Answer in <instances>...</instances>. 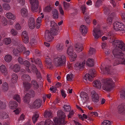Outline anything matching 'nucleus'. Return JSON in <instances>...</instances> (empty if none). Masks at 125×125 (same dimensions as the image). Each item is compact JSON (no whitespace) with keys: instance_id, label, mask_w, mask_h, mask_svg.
Here are the masks:
<instances>
[{"instance_id":"9b49d317","label":"nucleus","mask_w":125,"mask_h":125,"mask_svg":"<svg viewBox=\"0 0 125 125\" xmlns=\"http://www.w3.org/2000/svg\"><path fill=\"white\" fill-rule=\"evenodd\" d=\"M118 112L119 114L125 115V103H122L118 105Z\"/></svg>"},{"instance_id":"9d476101","label":"nucleus","mask_w":125,"mask_h":125,"mask_svg":"<svg viewBox=\"0 0 125 125\" xmlns=\"http://www.w3.org/2000/svg\"><path fill=\"white\" fill-rule=\"evenodd\" d=\"M31 6V10L33 12H36L39 6V2L38 0H29Z\"/></svg>"},{"instance_id":"72a5a7b5","label":"nucleus","mask_w":125,"mask_h":125,"mask_svg":"<svg viewBox=\"0 0 125 125\" xmlns=\"http://www.w3.org/2000/svg\"><path fill=\"white\" fill-rule=\"evenodd\" d=\"M3 90L4 92H5L8 89V86L7 83H4L2 85Z\"/></svg>"},{"instance_id":"ddd939ff","label":"nucleus","mask_w":125,"mask_h":125,"mask_svg":"<svg viewBox=\"0 0 125 125\" xmlns=\"http://www.w3.org/2000/svg\"><path fill=\"white\" fill-rule=\"evenodd\" d=\"M92 95V100L95 103H97L99 101V97L98 95L95 92V91H93L91 93Z\"/></svg>"},{"instance_id":"e2e57ef3","label":"nucleus","mask_w":125,"mask_h":125,"mask_svg":"<svg viewBox=\"0 0 125 125\" xmlns=\"http://www.w3.org/2000/svg\"><path fill=\"white\" fill-rule=\"evenodd\" d=\"M89 17L88 16H85L84 17V19L85 20L86 22V23L88 24H89L90 22V20L89 19Z\"/></svg>"},{"instance_id":"f704fd0d","label":"nucleus","mask_w":125,"mask_h":125,"mask_svg":"<svg viewBox=\"0 0 125 125\" xmlns=\"http://www.w3.org/2000/svg\"><path fill=\"white\" fill-rule=\"evenodd\" d=\"M39 115L37 114H35L33 115L32 117V119L33 122L35 124V122L37 121V119L39 118Z\"/></svg>"},{"instance_id":"c756f323","label":"nucleus","mask_w":125,"mask_h":125,"mask_svg":"<svg viewBox=\"0 0 125 125\" xmlns=\"http://www.w3.org/2000/svg\"><path fill=\"white\" fill-rule=\"evenodd\" d=\"M0 69L1 72L4 73L5 74H6L7 73V69L5 66L4 65H2L1 66Z\"/></svg>"},{"instance_id":"b1692460","label":"nucleus","mask_w":125,"mask_h":125,"mask_svg":"<svg viewBox=\"0 0 125 125\" xmlns=\"http://www.w3.org/2000/svg\"><path fill=\"white\" fill-rule=\"evenodd\" d=\"M93 85L94 87L99 89H100L101 86L100 81L97 80H96L94 82Z\"/></svg>"},{"instance_id":"aec40b11","label":"nucleus","mask_w":125,"mask_h":125,"mask_svg":"<svg viewBox=\"0 0 125 125\" xmlns=\"http://www.w3.org/2000/svg\"><path fill=\"white\" fill-rule=\"evenodd\" d=\"M85 61H84L82 62H77L76 63L75 65V67H78V68L79 69H83L84 68V65L85 64Z\"/></svg>"},{"instance_id":"13d9d810","label":"nucleus","mask_w":125,"mask_h":125,"mask_svg":"<svg viewBox=\"0 0 125 125\" xmlns=\"http://www.w3.org/2000/svg\"><path fill=\"white\" fill-rule=\"evenodd\" d=\"M93 35L94 37V38L97 39L99 38L101 36H100L99 33H97L95 32H93Z\"/></svg>"},{"instance_id":"a18cd8bd","label":"nucleus","mask_w":125,"mask_h":125,"mask_svg":"<svg viewBox=\"0 0 125 125\" xmlns=\"http://www.w3.org/2000/svg\"><path fill=\"white\" fill-rule=\"evenodd\" d=\"M120 95L121 98L125 99V90H122L121 91Z\"/></svg>"},{"instance_id":"4d7b16f0","label":"nucleus","mask_w":125,"mask_h":125,"mask_svg":"<svg viewBox=\"0 0 125 125\" xmlns=\"http://www.w3.org/2000/svg\"><path fill=\"white\" fill-rule=\"evenodd\" d=\"M30 95V96H31L32 97H33L35 96V93L34 91L32 90H31L29 91V93Z\"/></svg>"},{"instance_id":"8fccbe9b","label":"nucleus","mask_w":125,"mask_h":125,"mask_svg":"<svg viewBox=\"0 0 125 125\" xmlns=\"http://www.w3.org/2000/svg\"><path fill=\"white\" fill-rule=\"evenodd\" d=\"M95 51V50L93 48H90L89 51V54L90 55H91L94 54Z\"/></svg>"},{"instance_id":"f03ea898","label":"nucleus","mask_w":125,"mask_h":125,"mask_svg":"<svg viewBox=\"0 0 125 125\" xmlns=\"http://www.w3.org/2000/svg\"><path fill=\"white\" fill-rule=\"evenodd\" d=\"M50 26L52 27L51 28L50 31L46 30L45 33V39L48 42H51L53 38L52 35L55 36L58 34V32L59 29L57 24L54 21H51Z\"/></svg>"},{"instance_id":"c85d7f7f","label":"nucleus","mask_w":125,"mask_h":125,"mask_svg":"<svg viewBox=\"0 0 125 125\" xmlns=\"http://www.w3.org/2000/svg\"><path fill=\"white\" fill-rule=\"evenodd\" d=\"M21 13L22 16L23 17H26L28 15L27 10L25 8L21 9Z\"/></svg>"},{"instance_id":"7c9ffc66","label":"nucleus","mask_w":125,"mask_h":125,"mask_svg":"<svg viewBox=\"0 0 125 125\" xmlns=\"http://www.w3.org/2000/svg\"><path fill=\"white\" fill-rule=\"evenodd\" d=\"M6 16L8 18L10 19L14 20L15 18L14 16L10 13H8L6 14Z\"/></svg>"},{"instance_id":"5701e85b","label":"nucleus","mask_w":125,"mask_h":125,"mask_svg":"<svg viewBox=\"0 0 125 125\" xmlns=\"http://www.w3.org/2000/svg\"><path fill=\"white\" fill-rule=\"evenodd\" d=\"M23 82H28L31 80L30 77L28 75H23L21 77Z\"/></svg>"},{"instance_id":"a211bd4d","label":"nucleus","mask_w":125,"mask_h":125,"mask_svg":"<svg viewBox=\"0 0 125 125\" xmlns=\"http://www.w3.org/2000/svg\"><path fill=\"white\" fill-rule=\"evenodd\" d=\"M87 28L86 26L83 25H81L80 30L83 35H84L87 33Z\"/></svg>"},{"instance_id":"cd10ccee","label":"nucleus","mask_w":125,"mask_h":125,"mask_svg":"<svg viewBox=\"0 0 125 125\" xmlns=\"http://www.w3.org/2000/svg\"><path fill=\"white\" fill-rule=\"evenodd\" d=\"M63 6L64 10H68L71 6L70 3H67L65 2H63Z\"/></svg>"},{"instance_id":"1a4fd4ad","label":"nucleus","mask_w":125,"mask_h":125,"mask_svg":"<svg viewBox=\"0 0 125 125\" xmlns=\"http://www.w3.org/2000/svg\"><path fill=\"white\" fill-rule=\"evenodd\" d=\"M114 29L116 31H125V25L119 22H116L113 24Z\"/></svg>"},{"instance_id":"c03bdc74","label":"nucleus","mask_w":125,"mask_h":125,"mask_svg":"<svg viewBox=\"0 0 125 125\" xmlns=\"http://www.w3.org/2000/svg\"><path fill=\"white\" fill-rule=\"evenodd\" d=\"M3 7L4 9L6 10H9L10 9L9 5L7 3L3 4Z\"/></svg>"},{"instance_id":"6e6552de","label":"nucleus","mask_w":125,"mask_h":125,"mask_svg":"<svg viewBox=\"0 0 125 125\" xmlns=\"http://www.w3.org/2000/svg\"><path fill=\"white\" fill-rule=\"evenodd\" d=\"M42 100L40 99H37L32 104H29V107L31 109H38L42 105Z\"/></svg>"},{"instance_id":"0eeeda50","label":"nucleus","mask_w":125,"mask_h":125,"mask_svg":"<svg viewBox=\"0 0 125 125\" xmlns=\"http://www.w3.org/2000/svg\"><path fill=\"white\" fill-rule=\"evenodd\" d=\"M95 70L94 69L90 70L89 73L85 75L84 77V79L87 80V79L90 82L92 81L93 80V77H95V76H94L95 74Z\"/></svg>"},{"instance_id":"f3484780","label":"nucleus","mask_w":125,"mask_h":125,"mask_svg":"<svg viewBox=\"0 0 125 125\" xmlns=\"http://www.w3.org/2000/svg\"><path fill=\"white\" fill-rule=\"evenodd\" d=\"M9 105L10 108L12 109H16L18 106L17 103L13 101H10L9 102Z\"/></svg>"},{"instance_id":"864d4df0","label":"nucleus","mask_w":125,"mask_h":125,"mask_svg":"<svg viewBox=\"0 0 125 125\" xmlns=\"http://www.w3.org/2000/svg\"><path fill=\"white\" fill-rule=\"evenodd\" d=\"M31 83L34 85V87L36 89L38 88L39 85L35 81H31Z\"/></svg>"},{"instance_id":"09e8293b","label":"nucleus","mask_w":125,"mask_h":125,"mask_svg":"<svg viewBox=\"0 0 125 125\" xmlns=\"http://www.w3.org/2000/svg\"><path fill=\"white\" fill-rule=\"evenodd\" d=\"M13 98L16 100L18 102L20 103L21 102L20 97L19 95H14L13 97Z\"/></svg>"},{"instance_id":"473e14b6","label":"nucleus","mask_w":125,"mask_h":125,"mask_svg":"<svg viewBox=\"0 0 125 125\" xmlns=\"http://www.w3.org/2000/svg\"><path fill=\"white\" fill-rule=\"evenodd\" d=\"M35 63L37 64H38L39 66L41 68L42 66V63L40 60L39 59H37L35 60H34Z\"/></svg>"},{"instance_id":"dca6fc26","label":"nucleus","mask_w":125,"mask_h":125,"mask_svg":"<svg viewBox=\"0 0 125 125\" xmlns=\"http://www.w3.org/2000/svg\"><path fill=\"white\" fill-rule=\"evenodd\" d=\"M74 46L75 50L78 52H81L83 49L82 44H81L76 43Z\"/></svg>"},{"instance_id":"49530a36","label":"nucleus","mask_w":125,"mask_h":125,"mask_svg":"<svg viewBox=\"0 0 125 125\" xmlns=\"http://www.w3.org/2000/svg\"><path fill=\"white\" fill-rule=\"evenodd\" d=\"M44 117L48 116L49 118H51L52 117L51 116V113L50 112H44Z\"/></svg>"},{"instance_id":"7ed1b4c3","label":"nucleus","mask_w":125,"mask_h":125,"mask_svg":"<svg viewBox=\"0 0 125 125\" xmlns=\"http://www.w3.org/2000/svg\"><path fill=\"white\" fill-rule=\"evenodd\" d=\"M57 115L59 118H55L53 119L54 123L53 125H64L67 123V122L64 120L65 118L66 117L64 113L59 110L57 112Z\"/></svg>"},{"instance_id":"79ce46f5","label":"nucleus","mask_w":125,"mask_h":125,"mask_svg":"<svg viewBox=\"0 0 125 125\" xmlns=\"http://www.w3.org/2000/svg\"><path fill=\"white\" fill-rule=\"evenodd\" d=\"M73 77V74L72 73H71L70 74H68L67 75L66 77L67 80L68 81H71Z\"/></svg>"},{"instance_id":"e433bc0d","label":"nucleus","mask_w":125,"mask_h":125,"mask_svg":"<svg viewBox=\"0 0 125 125\" xmlns=\"http://www.w3.org/2000/svg\"><path fill=\"white\" fill-rule=\"evenodd\" d=\"M63 108L65 112H69L71 110V108L69 105H64Z\"/></svg>"},{"instance_id":"58836bf2","label":"nucleus","mask_w":125,"mask_h":125,"mask_svg":"<svg viewBox=\"0 0 125 125\" xmlns=\"http://www.w3.org/2000/svg\"><path fill=\"white\" fill-rule=\"evenodd\" d=\"M12 59V57L10 55H7L5 57V60L7 62H9Z\"/></svg>"},{"instance_id":"774afa93","label":"nucleus","mask_w":125,"mask_h":125,"mask_svg":"<svg viewBox=\"0 0 125 125\" xmlns=\"http://www.w3.org/2000/svg\"><path fill=\"white\" fill-rule=\"evenodd\" d=\"M10 32L13 35H16L17 34V32L13 29H11Z\"/></svg>"},{"instance_id":"423d86ee","label":"nucleus","mask_w":125,"mask_h":125,"mask_svg":"<svg viewBox=\"0 0 125 125\" xmlns=\"http://www.w3.org/2000/svg\"><path fill=\"white\" fill-rule=\"evenodd\" d=\"M67 53L71 57V60L72 61L75 60L77 57V55L73 51V47L70 46L68 48L67 51Z\"/></svg>"},{"instance_id":"37998d69","label":"nucleus","mask_w":125,"mask_h":125,"mask_svg":"<svg viewBox=\"0 0 125 125\" xmlns=\"http://www.w3.org/2000/svg\"><path fill=\"white\" fill-rule=\"evenodd\" d=\"M31 71L33 72H34L36 73L38 71L35 66L33 64H32L31 65Z\"/></svg>"},{"instance_id":"2eb2a0df","label":"nucleus","mask_w":125,"mask_h":125,"mask_svg":"<svg viewBox=\"0 0 125 125\" xmlns=\"http://www.w3.org/2000/svg\"><path fill=\"white\" fill-rule=\"evenodd\" d=\"M31 96L28 93H27L23 98V102L25 103L29 104L30 101Z\"/></svg>"},{"instance_id":"ea45409f","label":"nucleus","mask_w":125,"mask_h":125,"mask_svg":"<svg viewBox=\"0 0 125 125\" xmlns=\"http://www.w3.org/2000/svg\"><path fill=\"white\" fill-rule=\"evenodd\" d=\"M17 49L20 52V53L23 51V52L24 50H25L26 48L22 45H21L18 46Z\"/></svg>"},{"instance_id":"39448f33","label":"nucleus","mask_w":125,"mask_h":125,"mask_svg":"<svg viewBox=\"0 0 125 125\" xmlns=\"http://www.w3.org/2000/svg\"><path fill=\"white\" fill-rule=\"evenodd\" d=\"M66 61V57L63 55L55 58L54 59V63L55 66L57 67L65 65Z\"/></svg>"},{"instance_id":"6e6d98bb","label":"nucleus","mask_w":125,"mask_h":125,"mask_svg":"<svg viewBox=\"0 0 125 125\" xmlns=\"http://www.w3.org/2000/svg\"><path fill=\"white\" fill-rule=\"evenodd\" d=\"M23 42L25 43H28L29 42V37H27L22 38Z\"/></svg>"},{"instance_id":"412c9836","label":"nucleus","mask_w":125,"mask_h":125,"mask_svg":"<svg viewBox=\"0 0 125 125\" xmlns=\"http://www.w3.org/2000/svg\"><path fill=\"white\" fill-rule=\"evenodd\" d=\"M86 64L90 67H93L94 65V60L92 59L89 58L86 61Z\"/></svg>"},{"instance_id":"0e129e2a","label":"nucleus","mask_w":125,"mask_h":125,"mask_svg":"<svg viewBox=\"0 0 125 125\" xmlns=\"http://www.w3.org/2000/svg\"><path fill=\"white\" fill-rule=\"evenodd\" d=\"M23 64L25 65L26 67L29 66L30 65V62L27 60L24 61Z\"/></svg>"},{"instance_id":"052dcab7","label":"nucleus","mask_w":125,"mask_h":125,"mask_svg":"<svg viewBox=\"0 0 125 125\" xmlns=\"http://www.w3.org/2000/svg\"><path fill=\"white\" fill-rule=\"evenodd\" d=\"M103 0H98L96 3L95 6L96 7H99Z\"/></svg>"},{"instance_id":"6ab92c4d","label":"nucleus","mask_w":125,"mask_h":125,"mask_svg":"<svg viewBox=\"0 0 125 125\" xmlns=\"http://www.w3.org/2000/svg\"><path fill=\"white\" fill-rule=\"evenodd\" d=\"M23 85L26 91H28V90L31 87V85L28 82H23Z\"/></svg>"},{"instance_id":"5fc2aeb1","label":"nucleus","mask_w":125,"mask_h":125,"mask_svg":"<svg viewBox=\"0 0 125 125\" xmlns=\"http://www.w3.org/2000/svg\"><path fill=\"white\" fill-rule=\"evenodd\" d=\"M18 4L20 6L23 5L24 4V0H17Z\"/></svg>"},{"instance_id":"4be33fe9","label":"nucleus","mask_w":125,"mask_h":125,"mask_svg":"<svg viewBox=\"0 0 125 125\" xmlns=\"http://www.w3.org/2000/svg\"><path fill=\"white\" fill-rule=\"evenodd\" d=\"M52 13L54 19H56L58 18L59 13L57 10L56 9H54L52 10Z\"/></svg>"},{"instance_id":"603ef678","label":"nucleus","mask_w":125,"mask_h":125,"mask_svg":"<svg viewBox=\"0 0 125 125\" xmlns=\"http://www.w3.org/2000/svg\"><path fill=\"white\" fill-rule=\"evenodd\" d=\"M52 9V8L51 7V6H47L44 9V11L46 12H49L51 11Z\"/></svg>"},{"instance_id":"a19ab883","label":"nucleus","mask_w":125,"mask_h":125,"mask_svg":"<svg viewBox=\"0 0 125 125\" xmlns=\"http://www.w3.org/2000/svg\"><path fill=\"white\" fill-rule=\"evenodd\" d=\"M12 52L13 54L15 56H18L20 55V53L19 50L16 49H13Z\"/></svg>"},{"instance_id":"bb28decb","label":"nucleus","mask_w":125,"mask_h":125,"mask_svg":"<svg viewBox=\"0 0 125 125\" xmlns=\"http://www.w3.org/2000/svg\"><path fill=\"white\" fill-rule=\"evenodd\" d=\"M11 81L12 83H16L18 79L17 75L15 73L13 74L12 75Z\"/></svg>"},{"instance_id":"f8f14e48","label":"nucleus","mask_w":125,"mask_h":125,"mask_svg":"<svg viewBox=\"0 0 125 125\" xmlns=\"http://www.w3.org/2000/svg\"><path fill=\"white\" fill-rule=\"evenodd\" d=\"M80 101L82 103H83L84 101H87L89 99L88 94L85 92H81L80 95Z\"/></svg>"},{"instance_id":"3c124183","label":"nucleus","mask_w":125,"mask_h":125,"mask_svg":"<svg viewBox=\"0 0 125 125\" xmlns=\"http://www.w3.org/2000/svg\"><path fill=\"white\" fill-rule=\"evenodd\" d=\"M4 42L5 44H10L11 42V40L10 38H6L4 39Z\"/></svg>"},{"instance_id":"20e7f679","label":"nucleus","mask_w":125,"mask_h":125,"mask_svg":"<svg viewBox=\"0 0 125 125\" xmlns=\"http://www.w3.org/2000/svg\"><path fill=\"white\" fill-rule=\"evenodd\" d=\"M104 84L102 86L103 89L106 91H110L113 88V84L115 83L112 79L108 78L103 81Z\"/></svg>"},{"instance_id":"de8ad7c7","label":"nucleus","mask_w":125,"mask_h":125,"mask_svg":"<svg viewBox=\"0 0 125 125\" xmlns=\"http://www.w3.org/2000/svg\"><path fill=\"white\" fill-rule=\"evenodd\" d=\"M111 122L109 121L105 120L102 123L101 125H111Z\"/></svg>"},{"instance_id":"bf43d9fd","label":"nucleus","mask_w":125,"mask_h":125,"mask_svg":"<svg viewBox=\"0 0 125 125\" xmlns=\"http://www.w3.org/2000/svg\"><path fill=\"white\" fill-rule=\"evenodd\" d=\"M107 36H109L108 38L111 40L110 41V42H111V41L113 40V39H114V38H115L114 36L110 32L108 33Z\"/></svg>"},{"instance_id":"393cba45","label":"nucleus","mask_w":125,"mask_h":125,"mask_svg":"<svg viewBox=\"0 0 125 125\" xmlns=\"http://www.w3.org/2000/svg\"><path fill=\"white\" fill-rule=\"evenodd\" d=\"M20 68V66L19 65L16 64L13 66L12 70L14 72L17 73L19 71Z\"/></svg>"},{"instance_id":"338daca9","label":"nucleus","mask_w":125,"mask_h":125,"mask_svg":"<svg viewBox=\"0 0 125 125\" xmlns=\"http://www.w3.org/2000/svg\"><path fill=\"white\" fill-rule=\"evenodd\" d=\"M104 12L106 15H108L110 13L109 9L107 7H105L104 9Z\"/></svg>"},{"instance_id":"680f3d73","label":"nucleus","mask_w":125,"mask_h":125,"mask_svg":"<svg viewBox=\"0 0 125 125\" xmlns=\"http://www.w3.org/2000/svg\"><path fill=\"white\" fill-rule=\"evenodd\" d=\"M25 37H28L27 32L26 31H23L22 34V38Z\"/></svg>"},{"instance_id":"a878e982","label":"nucleus","mask_w":125,"mask_h":125,"mask_svg":"<svg viewBox=\"0 0 125 125\" xmlns=\"http://www.w3.org/2000/svg\"><path fill=\"white\" fill-rule=\"evenodd\" d=\"M45 62L49 66L50 69H52L53 66L50 58H46Z\"/></svg>"},{"instance_id":"2f4dec72","label":"nucleus","mask_w":125,"mask_h":125,"mask_svg":"<svg viewBox=\"0 0 125 125\" xmlns=\"http://www.w3.org/2000/svg\"><path fill=\"white\" fill-rule=\"evenodd\" d=\"M0 116L2 117L3 119H5L8 118V115L5 112H0Z\"/></svg>"},{"instance_id":"c9c22d12","label":"nucleus","mask_w":125,"mask_h":125,"mask_svg":"<svg viewBox=\"0 0 125 125\" xmlns=\"http://www.w3.org/2000/svg\"><path fill=\"white\" fill-rule=\"evenodd\" d=\"M104 71V70L102 69V73L104 74H107L110 73V69L109 68L107 67H105V68Z\"/></svg>"},{"instance_id":"69168bd1","label":"nucleus","mask_w":125,"mask_h":125,"mask_svg":"<svg viewBox=\"0 0 125 125\" xmlns=\"http://www.w3.org/2000/svg\"><path fill=\"white\" fill-rule=\"evenodd\" d=\"M93 32L96 33H100V30L98 28H94L93 31Z\"/></svg>"},{"instance_id":"f257e3e1","label":"nucleus","mask_w":125,"mask_h":125,"mask_svg":"<svg viewBox=\"0 0 125 125\" xmlns=\"http://www.w3.org/2000/svg\"><path fill=\"white\" fill-rule=\"evenodd\" d=\"M111 41L116 47L113 50V54L115 58L118 59L115 60L114 65L116 66L119 64L125 65V54L122 51H125V44L122 41L117 40L115 38H114Z\"/></svg>"},{"instance_id":"4c0bfd02","label":"nucleus","mask_w":125,"mask_h":125,"mask_svg":"<svg viewBox=\"0 0 125 125\" xmlns=\"http://www.w3.org/2000/svg\"><path fill=\"white\" fill-rule=\"evenodd\" d=\"M56 48L59 51H61L63 49V45L58 43L56 45Z\"/></svg>"},{"instance_id":"4468645a","label":"nucleus","mask_w":125,"mask_h":125,"mask_svg":"<svg viewBox=\"0 0 125 125\" xmlns=\"http://www.w3.org/2000/svg\"><path fill=\"white\" fill-rule=\"evenodd\" d=\"M35 21L34 18L33 17L30 18L29 20L28 25L29 28L33 29L35 27Z\"/></svg>"}]
</instances>
